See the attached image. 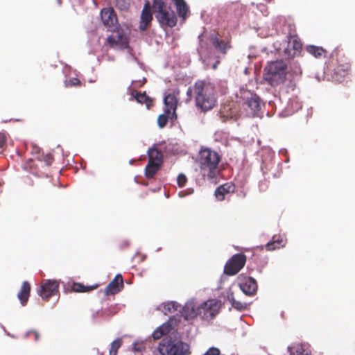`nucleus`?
Returning <instances> with one entry per match:
<instances>
[{
    "instance_id": "f257e3e1",
    "label": "nucleus",
    "mask_w": 355,
    "mask_h": 355,
    "mask_svg": "<svg viewBox=\"0 0 355 355\" xmlns=\"http://www.w3.org/2000/svg\"><path fill=\"white\" fill-rule=\"evenodd\" d=\"M195 99V105L202 112L211 110L217 105L216 90L214 84L205 80H197L187 92Z\"/></svg>"
},
{
    "instance_id": "f03ea898",
    "label": "nucleus",
    "mask_w": 355,
    "mask_h": 355,
    "mask_svg": "<svg viewBox=\"0 0 355 355\" xmlns=\"http://www.w3.org/2000/svg\"><path fill=\"white\" fill-rule=\"evenodd\" d=\"M219 154L210 148H203L199 152L198 163L203 175L209 179L216 177L218 164L220 162Z\"/></svg>"
},
{
    "instance_id": "7ed1b4c3",
    "label": "nucleus",
    "mask_w": 355,
    "mask_h": 355,
    "mask_svg": "<svg viewBox=\"0 0 355 355\" xmlns=\"http://www.w3.org/2000/svg\"><path fill=\"white\" fill-rule=\"evenodd\" d=\"M264 79L272 87L285 82L287 74V64L284 60L270 62L264 69Z\"/></svg>"
},
{
    "instance_id": "20e7f679",
    "label": "nucleus",
    "mask_w": 355,
    "mask_h": 355,
    "mask_svg": "<svg viewBox=\"0 0 355 355\" xmlns=\"http://www.w3.org/2000/svg\"><path fill=\"white\" fill-rule=\"evenodd\" d=\"M153 9L155 17L162 26L174 27L177 24L175 12L167 6L165 0H153Z\"/></svg>"
},
{
    "instance_id": "39448f33",
    "label": "nucleus",
    "mask_w": 355,
    "mask_h": 355,
    "mask_svg": "<svg viewBox=\"0 0 355 355\" xmlns=\"http://www.w3.org/2000/svg\"><path fill=\"white\" fill-rule=\"evenodd\" d=\"M162 355H189V345L182 341H173L171 339H164L158 346Z\"/></svg>"
},
{
    "instance_id": "423d86ee",
    "label": "nucleus",
    "mask_w": 355,
    "mask_h": 355,
    "mask_svg": "<svg viewBox=\"0 0 355 355\" xmlns=\"http://www.w3.org/2000/svg\"><path fill=\"white\" fill-rule=\"evenodd\" d=\"M221 307L220 301L216 299L209 300L202 303L198 309V313L205 320H211L219 313Z\"/></svg>"
},
{
    "instance_id": "0eeeda50",
    "label": "nucleus",
    "mask_w": 355,
    "mask_h": 355,
    "mask_svg": "<svg viewBox=\"0 0 355 355\" xmlns=\"http://www.w3.org/2000/svg\"><path fill=\"white\" fill-rule=\"evenodd\" d=\"M246 260V256L243 253L234 254L226 262L224 267V273L230 276L236 275L244 267Z\"/></svg>"
},
{
    "instance_id": "6e6552de",
    "label": "nucleus",
    "mask_w": 355,
    "mask_h": 355,
    "mask_svg": "<svg viewBox=\"0 0 355 355\" xmlns=\"http://www.w3.org/2000/svg\"><path fill=\"white\" fill-rule=\"evenodd\" d=\"M243 106L249 109V114L256 116L261 110V104L260 98L254 93L250 91L242 92Z\"/></svg>"
},
{
    "instance_id": "1a4fd4ad",
    "label": "nucleus",
    "mask_w": 355,
    "mask_h": 355,
    "mask_svg": "<svg viewBox=\"0 0 355 355\" xmlns=\"http://www.w3.org/2000/svg\"><path fill=\"white\" fill-rule=\"evenodd\" d=\"M59 286L60 282L58 281L44 280L40 285L38 293L43 300L48 301L52 296L59 295Z\"/></svg>"
},
{
    "instance_id": "9d476101",
    "label": "nucleus",
    "mask_w": 355,
    "mask_h": 355,
    "mask_svg": "<svg viewBox=\"0 0 355 355\" xmlns=\"http://www.w3.org/2000/svg\"><path fill=\"white\" fill-rule=\"evenodd\" d=\"M106 42L112 48L119 46L122 49H125L128 47L129 40L122 30L115 29L113 30V33L107 37Z\"/></svg>"
},
{
    "instance_id": "9b49d317",
    "label": "nucleus",
    "mask_w": 355,
    "mask_h": 355,
    "mask_svg": "<svg viewBox=\"0 0 355 355\" xmlns=\"http://www.w3.org/2000/svg\"><path fill=\"white\" fill-rule=\"evenodd\" d=\"M209 41L214 48L223 55H225L227 51L232 48V37L230 35L222 40L218 37V34H211L209 36Z\"/></svg>"
},
{
    "instance_id": "f8f14e48",
    "label": "nucleus",
    "mask_w": 355,
    "mask_h": 355,
    "mask_svg": "<svg viewBox=\"0 0 355 355\" xmlns=\"http://www.w3.org/2000/svg\"><path fill=\"white\" fill-rule=\"evenodd\" d=\"M302 49V44L299 37L291 33L288 36L287 47L284 49V54L288 58H293L299 54Z\"/></svg>"
},
{
    "instance_id": "ddd939ff",
    "label": "nucleus",
    "mask_w": 355,
    "mask_h": 355,
    "mask_svg": "<svg viewBox=\"0 0 355 355\" xmlns=\"http://www.w3.org/2000/svg\"><path fill=\"white\" fill-rule=\"evenodd\" d=\"M101 18L103 25L110 30H115L118 27L116 15L112 8H105L101 11Z\"/></svg>"
},
{
    "instance_id": "4468645a",
    "label": "nucleus",
    "mask_w": 355,
    "mask_h": 355,
    "mask_svg": "<svg viewBox=\"0 0 355 355\" xmlns=\"http://www.w3.org/2000/svg\"><path fill=\"white\" fill-rule=\"evenodd\" d=\"M239 287L241 291L247 295L252 296L254 295L257 291V282L250 277H239Z\"/></svg>"
},
{
    "instance_id": "2eb2a0df",
    "label": "nucleus",
    "mask_w": 355,
    "mask_h": 355,
    "mask_svg": "<svg viewBox=\"0 0 355 355\" xmlns=\"http://www.w3.org/2000/svg\"><path fill=\"white\" fill-rule=\"evenodd\" d=\"M153 15L149 1H146L140 15L139 30L144 31L150 26Z\"/></svg>"
},
{
    "instance_id": "dca6fc26",
    "label": "nucleus",
    "mask_w": 355,
    "mask_h": 355,
    "mask_svg": "<svg viewBox=\"0 0 355 355\" xmlns=\"http://www.w3.org/2000/svg\"><path fill=\"white\" fill-rule=\"evenodd\" d=\"M124 287L123 279L121 274H118L105 287V295H112L118 293Z\"/></svg>"
},
{
    "instance_id": "f3484780",
    "label": "nucleus",
    "mask_w": 355,
    "mask_h": 355,
    "mask_svg": "<svg viewBox=\"0 0 355 355\" xmlns=\"http://www.w3.org/2000/svg\"><path fill=\"white\" fill-rule=\"evenodd\" d=\"M235 189V186L232 183H225L217 187L215 191L214 195L216 198L222 201L225 199V196L230 193H233Z\"/></svg>"
},
{
    "instance_id": "a211bd4d",
    "label": "nucleus",
    "mask_w": 355,
    "mask_h": 355,
    "mask_svg": "<svg viewBox=\"0 0 355 355\" xmlns=\"http://www.w3.org/2000/svg\"><path fill=\"white\" fill-rule=\"evenodd\" d=\"M133 98L140 104H145L148 109L153 105V99L147 96L144 92L143 93L134 90L132 92Z\"/></svg>"
},
{
    "instance_id": "6ab92c4d",
    "label": "nucleus",
    "mask_w": 355,
    "mask_h": 355,
    "mask_svg": "<svg viewBox=\"0 0 355 355\" xmlns=\"http://www.w3.org/2000/svg\"><path fill=\"white\" fill-rule=\"evenodd\" d=\"M31 293V285L27 281L22 283L21 288L17 294V297L21 304L24 306L26 304Z\"/></svg>"
},
{
    "instance_id": "aec40b11",
    "label": "nucleus",
    "mask_w": 355,
    "mask_h": 355,
    "mask_svg": "<svg viewBox=\"0 0 355 355\" xmlns=\"http://www.w3.org/2000/svg\"><path fill=\"white\" fill-rule=\"evenodd\" d=\"M290 355H311V350L302 344H294L288 347Z\"/></svg>"
},
{
    "instance_id": "412c9836",
    "label": "nucleus",
    "mask_w": 355,
    "mask_h": 355,
    "mask_svg": "<svg viewBox=\"0 0 355 355\" xmlns=\"http://www.w3.org/2000/svg\"><path fill=\"white\" fill-rule=\"evenodd\" d=\"M148 162L162 164L163 163V155L161 150L156 148H149L148 150Z\"/></svg>"
},
{
    "instance_id": "4be33fe9",
    "label": "nucleus",
    "mask_w": 355,
    "mask_h": 355,
    "mask_svg": "<svg viewBox=\"0 0 355 355\" xmlns=\"http://www.w3.org/2000/svg\"><path fill=\"white\" fill-rule=\"evenodd\" d=\"M286 243V239L283 236H279L277 239H275V236H273L272 240L269 241L265 245V248L267 250L270 251L284 247Z\"/></svg>"
},
{
    "instance_id": "5701e85b",
    "label": "nucleus",
    "mask_w": 355,
    "mask_h": 355,
    "mask_svg": "<svg viewBox=\"0 0 355 355\" xmlns=\"http://www.w3.org/2000/svg\"><path fill=\"white\" fill-rule=\"evenodd\" d=\"M174 2L178 15L183 19H185L187 17V14L189 11V7L184 0H173Z\"/></svg>"
},
{
    "instance_id": "b1692460",
    "label": "nucleus",
    "mask_w": 355,
    "mask_h": 355,
    "mask_svg": "<svg viewBox=\"0 0 355 355\" xmlns=\"http://www.w3.org/2000/svg\"><path fill=\"white\" fill-rule=\"evenodd\" d=\"M164 103L166 106V112L174 114L177 107V99L174 94H169L164 98Z\"/></svg>"
},
{
    "instance_id": "393cba45",
    "label": "nucleus",
    "mask_w": 355,
    "mask_h": 355,
    "mask_svg": "<svg viewBox=\"0 0 355 355\" xmlns=\"http://www.w3.org/2000/svg\"><path fill=\"white\" fill-rule=\"evenodd\" d=\"M172 327L170 323H164L153 331L152 335L153 338L155 340L160 339L163 336L169 333Z\"/></svg>"
},
{
    "instance_id": "a878e982",
    "label": "nucleus",
    "mask_w": 355,
    "mask_h": 355,
    "mask_svg": "<svg viewBox=\"0 0 355 355\" xmlns=\"http://www.w3.org/2000/svg\"><path fill=\"white\" fill-rule=\"evenodd\" d=\"M162 164L148 162L145 168V175L147 178H153L161 168Z\"/></svg>"
},
{
    "instance_id": "bb28decb",
    "label": "nucleus",
    "mask_w": 355,
    "mask_h": 355,
    "mask_svg": "<svg viewBox=\"0 0 355 355\" xmlns=\"http://www.w3.org/2000/svg\"><path fill=\"white\" fill-rule=\"evenodd\" d=\"M306 51L316 58L325 57L326 51L320 47L314 45H308L306 46Z\"/></svg>"
},
{
    "instance_id": "cd10ccee",
    "label": "nucleus",
    "mask_w": 355,
    "mask_h": 355,
    "mask_svg": "<svg viewBox=\"0 0 355 355\" xmlns=\"http://www.w3.org/2000/svg\"><path fill=\"white\" fill-rule=\"evenodd\" d=\"M163 306V312L165 315L168 313H172L177 311H178L179 308H180V305L175 302H167L162 304Z\"/></svg>"
},
{
    "instance_id": "c85d7f7f",
    "label": "nucleus",
    "mask_w": 355,
    "mask_h": 355,
    "mask_svg": "<svg viewBox=\"0 0 355 355\" xmlns=\"http://www.w3.org/2000/svg\"><path fill=\"white\" fill-rule=\"evenodd\" d=\"M227 299L230 302V303L232 304V306L238 309V310H243L245 308V304L244 303H242L241 302H239V301H236L235 299H234V293H228L227 295Z\"/></svg>"
},
{
    "instance_id": "c756f323",
    "label": "nucleus",
    "mask_w": 355,
    "mask_h": 355,
    "mask_svg": "<svg viewBox=\"0 0 355 355\" xmlns=\"http://www.w3.org/2000/svg\"><path fill=\"white\" fill-rule=\"evenodd\" d=\"M171 114V113H166L165 110L163 114L158 116L157 124L160 128H163L166 126Z\"/></svg>"
},
{
    "instance_id": "7c9ffc66",
    "label": "nucleus",
    "mask_w": 355,
    "mask_h": 355,
    "mask_svg": "<svg viewBox=\"0 0 355 355\" xmlns=\"http://www.w3.org/2000/svg\"><path fill=\"white\" fill-rule=\"evenodd\" d=\"M122 345L121 338L114 340L112 344L110 349V355H117L118 349Z\"/></svg>"
},
{
    "instance_id": "2f4dec72",
    "label": "nucleus",
    "mask_w": 355,
    "mask_h": 355,
    "mask_svg": "<svg viewBox=\"0 0 355 355\" xmlns=\"http://www.w3.org/2000/svg\"><path fill=\"white\" fill-rule=\"evenodd\" d=\"M71 289L74 292L85 293L93 289V287H87L80 283H73Z\"/></svg>"
},
{
    "instance_id": "473e14b6",
    "label": "nucleus",
    "mask_w": 355,
    "mask_h": 355,
    "mask_svg": "<svg viewBox=\"0 0 355 355\" xmlns=\"http://www.w3.org/2000/svg\"><path fill=\"white\" fill-rule=\"evenodd\" d=\"M187 182V178L184 174L180 173L178 175V176L177 178V182H178V185L180 187H184Z\"/></svg>"
},
{
    "instance_id": "72a5a7b5",
    "label": "nucleus",
    "mask_w": 355,
    "mask_h": 355,
    "mask_svg": "<svg viewBox=\"0 0 355 355\" xmlns=\"http://www.w3.org/2000/svg\"><path fill=\"white\" fill-rule=\"evenodd\" d=\"M80 85H81V83H80V80L76 78H70L67 83V86H70V87L80 86Z\"/></svg>"
},
{
    "instance_id": "f704fd0d",
    "label": "nucleus",
    "mask_w": 355,
    "mask_h": 355,
    "mask_svg": "<svg viewBox=\"0 0 355 355\" xmlns=\"http://www.w3.org/2000/svg\"><path fill=\"white\" fill-rule=\"evenodd\" d=\"M203 355H220V350L216 347H211Z\"/></svg>"
},
{
    "instance_id": "c9c22d12",
    "label": "nucleus",
    "mask_w": 355,
    "mask_h": 355,
    "mask_svg": "<svg viewBox=\"0 0 355 355\" xmlns=\"http://www.w3.org/2000/svg\"><path fill=\"white\" fill-rule=\"evenodd\" d=\"M6 144V137L3 133L0 132V153L2 152Z\"/></svg>"
},
{
    "instance_id": "e433bc0d",
    "label": "nucleus",
    "mask_w": 355,
    "mask_h": 355,
    "mask_svg": "<svg viewBox=\"0 0 355 355\" xmlns=\"http://www.w3.org/2000/svg\"><path fill=\"white\" fill-rule=\"evenodd\" d=\"M42 157H43V160L46 164V165H50L53 161V157L50 154L43 155Z\"/></svg>"
},
{
    "instance_id": "4c0bfd02",
    "label": "nucleus",
    "mask_w": 355,
    "mask_h": 355,
    "mask_svg": "<svg viewBox=\"0 0 355 355\" xmlns=\"http://www.w3.org/2000/svg\"><path fill=\"white\" fill-rule=\"evenodd\" d=\"M144 349L145 347L142 343H135L133 344V349L135 352H142Z\"/></svg>"
},
{
    "instance_id": "58836bf2",
    "label": "nucleus",
    "mask_w": 355,
    "mask_h": 355,
    "mask_svg": "<svg viewBox=\"0 0 355 355\" xmlns=\"http://www.w3.org/2000/svg\"><path fill=\"white\" fill-rule=\"evenodd\" d=\"M40 149L38 147H35V146L33 147L32 153H35V154L40 155ZM36 158L40 159V155H37L36 157Z\"/></svg>"
},
{
    "instance_id": "ea45409f",
    "label": "nucleus",
    "mask_w": 355,
    "mask_h": 355,
    "mask_svg": "<svg viewBox=\"0 0 355 355\" xmlns=\"http://www.w3.org/2000/svg\"><path fill=\"white\" fill-rule=\"evenodd\" d=\"M30 334H33L35 337V340L37 341L39 340L40 338V334L37 331H31L29 332Z\"/></svg>"
},
{
    "instance_id": "a19ab883",
    "label": "nucleus",
    "mask_w": 355,
    "mask_h": 355,
    "mask_svg": "<svg viewBox=\"0 0 355 355\" xmlns=\"http://www.w3.org/2000/svg\"><path fill=\"white\" fill-rule=\"evenodd\" d=\"M288 27L290 29L289 34L291 33V35H293L292 33H295V26L294 24H288Z\"/></svg>"
},
{
    "instance_id": "79ce46f5",
    "label": "nucleus",
    "mask_w": 355,
    "mask_h": 355,
    "mask_svg": "<svg viewBox=\"0 0 355 355\" xmlns=\"http://www.w3.org/2000/svg\"><path fill=\"white\" fill-rule=\"evenodd\" d=\"M191 309H192L191 313L189 315V317L190 318H193L196 315V313L195 310H194L193 308H192Z\"/></svg>"
},
{
    "instance_id": "37998d69",
    "label": "nucleus",
    "mask_w": 355,
    "mask_h": 355,
    "mask_svg": "<svg viewBox=\"0 0 355 355\" xmlns=\"http://www.w3.org/2000/svg\"><path fill=\"white\" fill-rule=\"evenodd\" d=\"M218 63H219V62L218 61L216 64H214L213 68H214V69H216L217 68V64H218Z\"/></svg>"
},
{
    "instance_id": "c03bdc74",
    "label": "nucleus",
    "mask_w": 355,
    "mask_h": 355,
    "mask_svg": "<svg viewBox=\"0 0 355 355\" xmlns=\"http://www.w3.org/2000/svg\"><path fill=\"white\" fill-rule=\"evenodd\" d=\"M189 306H190V305L187 304V305H186V306L184 308V311H186V309H189Z\"/></svg>"
},
{
    "instance_id": "a18cd8bd",
    "label": "nucleus",
    "mask_w": 355,
    "mask_h": 355,
    "mask_svg": "<svg viewBox=\"0 0 355 355\" xmlns=\"http://www.w3.org/2000/svg\"><path fill=\"white\" fill-rule=\"evenodd\" d=\"M146 82V78H144V80H143V81L141 83V85H144Z\"/></svg>"
}]
</instances>
